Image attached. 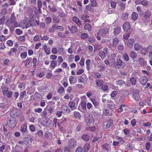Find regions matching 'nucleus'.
<instances>
[{
  "mask_svg": "<svg viewBox=\"0 0 152 152\" xmlns=\"http://www.w3.org/2000/svg\"><path fill=\"white\" fill-rule=\"evenodd\" d=\"M11 31H13L14 28L18 27V24L17 22L16 18L14 13H12L9 20V22L7 24Z\"/></svg>",
  "mask_w": 152,
  "mask_h": 152,
  "instance_id": "f257e3e1",
  "label": "nucleus"
},
{
  "mask_svg": "<svg viewBox=\"0 0 152 152\" xmlns=\"http://www.w3.org/2000/svg\"><path fill=\"white\" fill-rule=\"evenodd\" d=\"M21 25L24 28H27L31 26H35L36 25L35 22L30 20L28 18H27L26 19L23 20L21 23Z\"/></svg>",
  "mask_w": 152,
  "mask_h": 152,
  "instance_id": "f03ea898",
  "label": "nucleus"
},
{
  "mask_svg": "<svg viewBox=\"0 0 152 152\" xmlns=\"http://www.w3.org/2000/svg\"><path fill=\"white\" fill-rule=\"evenodd\" d=\"M7 123L8 126L11 128L15 127L16 123L15 118L12 117L7 118Z\"/></svg>",
  "mask_w": 152,
  "mask_h": 152,
  "instance_id": "7ed1b4c3",
  "label": "nucleus"
},
{
  "mask_svg": "<svg viewBox=\"0 0 152 152\" xmlns=\"http://www.w3.org/2000/svg\"><path fill=\"white\" fill-rule=\"evenodd\" d=\"M125 63L121 59L117 60V61L115 63L114 66L116 69H122L125 66Z\"/></svg>",
  "mask_w": 152,
  "mask_h": 152,
  "instance_id": "20e7f679",
  "label": "nucleus"
},
{
  "mask_svg": "<svg viewBox=\"0 0 152 152\" xmlns=\"http://www.w3.org/2000/svg\"><path fill=\"white\" fill-rule=\"evenodd\" d=\"M2 93L5 96H7L8 98H11L12 97L13 92H9L8 88L6 87H4L2 88Z\"/></svg>",
  "mask_w": 152,
  "mask_h": 152,
  "instance_id": "39448f33",
  "label": "nucleus"
},
{
  "mask_svg": "<svg viewBox=\"0 0 152 152\" xmlns=\"http://www.w3.org/2000/svg\"><path fill=\"white\" fill-rule=\"evenodd\" d=\"M22 112L19 109H15L11 111L10 112V115L11 116L15 117L21 115Z\"/></svg>",
  "mask_w": 152,
  "mask_h": 152,
  "instance_id": "423d86ee",
  "label": "nucleus"
},
{
  "mask_svg": "<svg viewBox=\"0 0 152 152\" xmlns=\"http://www.w3.org/2000/svg\"><path fill=\"white\" fill-rule=\"evenodd\" d=\"M108 31L107 29H105L103 28L100 29L98 32V35L102 36L104 37L108 34Z\"/></svg>",
  "mask_w": 152,
  "mask_h": 152,
  "instance_id": "0eeeda50",
  "label": "nucleus"
},
{
  "mask_svg": "<svg viewBox=\"0 0 152 152\" xmlns=\"http://www.w3.org/2000/svg\"><path fill=\"white\" fill-rule=\"evenodd\" d=\"M86 121L88 126H90L91 124H93L94 123V121L92 115H91L86 118Z\"/></svg>",
  "mask_w": 152,
  "mask_h": 152,
  "instance_id": "6e6552de",
  "label": "nucleus"
},
{
  "mask_svg": "<svg viewBox=\"0 0 152 152\" xmlns=\"http://www.w3.org/2000/svg\"><path fill=\"white\" fill-rule=\"evenodd\" d=\"M76 140L73 139H70L68 142V146L70 149H73L76 146Z\"/></svg>",
  "mask_w": 152,
  "mask_h": 152,
  "instance_id": "1a4fd4ad",
  "label": "nucleus"
},
{
  "mask_svg": "<svg viewBox=\"0 0 152 152\" xmlns=\"http://www.w3.org/2000/svg\"><path fill=\"white\" fill-rule=\"evenodd\" d=\"M135 92L132 95V97L133 99L136 100H140V97L138 95L139 91L136 89L135 91Z\"/></svg>",
  "mask_w": 152,
  "mask_h": 152,
  "instance_id": "9d476101",
  "label": "nucleus"
},
{
  "mask_svg": "<svg viewBox=\"0 0 152 152\" xmlns=\"http://www.w3.org/2000/svg\"><path fill=\"white\" fill-rule=\"evenodd\" d=\"M123 28L124 31H127L131 28L130 23L128 22L125 23L123 25Z\"/></svg>",
  "mask_w": 152,
  "mask_h": 152,
  "instance_id": "9b49d317",
  "label": "nucleus"
},
{
  "mask_svg": "<svg viewBox=\"0 0 152 152\" xmlns=\"http://www.w3.org/2000/svg\"><path fill=\"white\" fill-rule=\"evenodd\" d=\"M148 80V78L144 76L141 77L139 79V81L140 83L142 85H145Z\"/></svg>",
  "mask_w": 152,
  "mask_h": 152,
  "instance_id": "f8f14e48",
  "label": "nucleus"
},
{
  "mask_svg": "<svg viewBox=\"0 0 152 152\" xmlns=\"http://www.w3.org/2000/svg\"><path fill=\"white\" fill-rule=\"evenodd\" d=\"M134 50L136 51H137L139 50L142 51L143 50L142 46L139 43H137L134 44Z\"/></svg>",
  "mask_w": 152,
  "mask_h": 152,
  "instance_id": "ddd939ff",
  "label": "nucleus"
},
{
  "mask_svg": "<svg viewBox=\"0 0 152 152\" xmlns=\"http://www.w3.org/2000/svg\"><path fill=\"white\" fill-rule=\"evenodd\" d=\"M72 20L78 26H80L81 25V21L77 17H72Z\"/></svg>",
  "mask_w": 152,
  "mask_h": 152,
  "instance_id": "4468645a",
  "label": "nucleus"
},
{
  "mask_svg": "<svg viewBox=\"0 0 152 152\" xmlns=\"http://www.w3.org/2000/svg\"><path fill=\"white\" fill-rule=\"evenodd\" d=\"M24 142L26 145H31L32 142V139L30 137H27L24 139Z\"/></svg>",
  "mask_w": 152,
  "mask_h": 152,
  "instance_id": "2eb2a0df",
  "label": "nucleus"
},
{
  "mask_svg": "<svg viewBox=\"0 0 152 152\" xmlns=\"http://www.w3.org/2000/svg\"><path fill=\"white\" fill-rule=\"evenodd\" d=\"M134 42V40L133 39L130 38L128 40L127 46V47L130 48H131L133 47V45Z\"/></svg>",
  "mask_w": 152,
  "mask_h": 152,
  "instance_id": "dca6fc26",
  "label": "nucleus"
},
{
  "mask_svg": "<svg viewBox=\"0 0 152 152\" xmlns=\"http://www.w3.org/2000/svg\"><path fill=\"white\" fill-rule=\"evenodd\" d=\"M113 124L112 121L111 120H108L106 121L103 123L104 126H105L107 128H108L110 126Z\"/></svg>",
  "mask_w": 152,
  "mask_h": 152,
  "instance_id": "f3484780",
  "label": "nucleus"
},
{
  "mask_svg": "<svg viewBox=\"0 0 152 152\" xmlns=\"http://www.w3.org/2000/svg\"><path fill=\"white\" fill-rule=\"evenodd\" d=\"M21 131L23 135L26 134V132L27 131V125L25 124L22 125L21 127Z\"/></svg>",
  "mask_w": 152,
  "mask_h": 152,
  "instance_id": "a211bd4d",
  "label": "nucleus"
},
{
  "mask_svg": "<svg viewBox=\"0 0 152 152\" xmlns=\"http://www.w3.org/2000/svg\"><path fill=\"white\" fill-rule=\"evenodd\" d=\"M81 18L85 22H90L88 18L89 16L86 14H82L80 15Z\"/></svg>",
  "mask_w": 152,
  "mask_h": 152,
  "instance_id": "6ab92c4d",
  "label": "nucleus"
},
{
  "mask_svg": "<svg viewBox=\"0 0 152 152\" xmlns=\"http://www.w3.org/2000/svg\"><path fill=\"white\" fill-rule=\"evenodd\" d=\"M151 16V12L149 10H148L145 12L143 14V16L144 18L148 19Z\"/></svg>",
  "mask_w": 152,
  "mask_h": 152,
  "instance_id": "aec40b11",
  "label": "nucleus"
},
{
  "mask_svg": "<svg viewBox=\"0 0 152 152\" xmlns=\"http://www.w3.org/2000/svg\"><path fill=\"white\" fill-rule=\"evenodd\" d=\"M121 32V28L119 27H116L114 28L113 31L114 34L115 36L118 35Z\"/></svg>",
  "mask_w": 152,
  "mask_h": 152,
  "instance_id": "412c9836",
  "label": "nucleus"
},
{
  "mask_svg": "<svg viewBox=\"0 0 152 152\" xmlns=\"http://www.w3.org/2000/svg\"><path fill=\"white\" fill-rule=\"evenodd\" d=\"M37 4L38 9H39V13H41L42 10L41 9V8L42 7V5L41 0H37Z\"/></svg>",
  "mask_w": 152,
  "mask_h": 152,
  "instance_id": "4be33fe9",
  "label": "nucleus"
},
{
  "mask_svg": "<svg viewBox=\"0 0 152 152\" xmlns=\"http://www.w3.org/2000/svg\"><path fill=\"white\" fill-rule=\"evenodd\" d=\"M119 43V41L117 38H114L113 40V46L114 47L116 48Z\"/></svg>",
  "mask_w": 152,
  "mask_h": 152,
  "instance_id": "5701e85b",
  "label": "nucleus"
},
{
  "mask_svg": "<svg viewBox=\"0 0 152 152\" xmlns=\"http://www.w3.org/2000/svg\"><path fill=\"white\" fill-rule=\"evenodd\" d=\"M138 62L142 66H144L146 64V61L142 58H140L138 60Z\"/></svg>",
  "mask_w": 152,
  "mask_h": 152,
  "instance_id": "b1692460",
  "label": "nucleus"
},
{
  "mask_svg": "<svg viewBox=\"0 0 152 152\" xmlns=\"http://www.w3.org/2000/svg\"><path fill=\"white\" fill-rule=\"evenodd\" d=\"M33 9V11H34L36 16L37 18H38L39 16V14L40 13L39 12V9H38L37 7L35 6H34Z\"/></svg>",
  "mask_w": 152,
  "mask_h": 152,
  "instance_id": "393cba45",
  "label": "nucleus"
},
{
  "mask_svg": "<svg viewBox=\"0 0 152 152\" xmlns=\"http://www.w3.org/2000/svg\"><path fill=\"white\" fill-rule=\"evenodd\" d=\"M69 106L71 108L72 110L76 109V107L75 106V103L73 102H70L68 104Z\"/></svg>",
  "mask_w": 152,
  "mask_h": 152,
  "instance_id": "a878e982",
  "label": "nucleus"
},
{
  "mask_svg": "<svg viewBox=\"0 0 152 152\" xmlns=\"http://www.w3.org/2000/svg\"><path fill=\"white\" fill-rule=\"evenodd\" d=\"M107 55V54L103 51L100 50L99 52V55L102 59H104L106 57Z\"/></svg>",
  "mask_w": 152,
  "mask_h": 152,
  "instance_id": "bb28decb",
  "label": "nucleus"
},
{
  "mask_svg": "<svg viewBox=\"0 0 152 152\" xmlns=\"http://www.w3.org/2000/svg\"><path fill=\"white\" fill-rule=\"evenodd\" d=\"M82 139L86 141H88L89 140V136L87 134H84L81 137Z\"/></svg>",
  "mask_w": 152,
  "mask_h": 152,
  "instance_id": "cd10ccee",
  "label": "nucleus"
},
{
  "mask_svg": "<svg viewBox=\"0 0 152 152\" xmlns=\"http://www.w3.org/2000/svg\"><path fill=\"white\" fill-rule=\"evenodd\" d=\"M84 28L85 30H87L88 31H90L91 30V26L88 23L85 24L84 26Z\"/></svg>",
  "mask_w": 152,
  "mask_h": 152,
  "instance_id": "c85d7f7f",
  "label": "nucleus"
},
{
  "mask_svg": "<svg viewBox=\"0 0 152 152\" xmlns=\"http://www.w3.org/2000/svg\"><path fill=\"white\" fill-rule=\"evenodd\" d=\"M56 25L54 24L53 25L52 27L49 28L48 31L50 33L53 32L56 30Z\"/></svg>",
  "mask_w": 152,
  "mask_h": 152,
  "instance_id": "c756f323",
  "label": "nucleus"
},
{
  "mask_svg": "<svg viewBox=\"0 0 152 152\" xmlns=\"http://www.w3.org/2000/svg\"><path fill=\"white\" fill-rule=\"evenodd\" d=\"M138 15L135 12H133L132 15V18L134 20H135L138 18Z\"/></svg>",
  "mask_w": 152,
  "mask_h": 152,
  "instance_id": "7c9ffc66",
  "label": "nucleus"
},
{
  "mask_svg": "<svg viewBox=\"0 0 152 152\" xmlns=\"http://www.w3.org/2000/svg\"><path fill=\"white\" fill-rule=\"evenodd\" d=\"M130 56L131 58L134 59L137 58V54L135 51H132L130 53Z\"/></svg>",
  "mask_w": 152,
  "mask_h": 152,
  "instance_id": "2f4dec72",
  "label": "nucleus"
},
{
  "mask_svg": "<svg viewBox=\"0 0 152 152\" xmlns=\"http://www.w3.org/2000/svg\"><path fill=\"white\" fill-rule=\"evenodd\" d=\"M89 147L90 145L88 143H87L85 144L83 148L84 152H87L89 148Z\"/></svg>",
  "mask_w": 152,
  "mask_h": 152,
  "instance_id": "473e14b6",
  "label": "nucleus"
},
{
  "mask_svg": "<svg viewBox=\"0 0 152 152\" xmlns=\"http://www.w3.org/2000/svg\"><path fill=\"white\" fill-rule=\"evenodd\" d=\"M77 28L75 26H73L71 27L70 31L71 33H75L77 31Z\"/></svg>",
  "mask_w": 152,
  "mask_h": 152,
  "instance_id": "72a5a7b5",
  "label": "nucleus"
},
{
  "mask_svg": "<svg viewBox=\"0 0 152 152\" xmlns=\"http://www.w3.org/2000/svg\"><path fill=\"white\" fill-rule=\"evenodd\" d=\"M74 114L75 118L79 119L81 117V115L80 113L78 112H74Z\"/></svg>",
  "mask_w": 152,
  "mask_h": 152,
  "instance_id": "f704fd0d",
  "label": "nucleus"
},
{
  "mask_svg": "<svg viewBox=\"0 0 152 152\" xmlns=\"http://www.w3.org/2000/svg\"><path fill=\"white\" fill-rule=\"evenodd\" d=\"M102 147L103 148L105 149L107 151H108L110 149V145L106 143L103 145Z\"/></svg>",
  "mask_w": 152,
  "mask_h": 152,
  "instance_id": "c9c22d12",
  "label": "nucleus"
},
{
  "mask_svg": "<svg viewBox=\"0 0 152 152\" xmlns=\"http://www.w3.org/2000/svg\"><path fill=\"white\" fill-rule=\"evenodd\" d=\"M125 82L124 81L122 80H120L117 81L116 82V84L117 85L121 86L124 85Z\"/></svg>",
  "mask_w": 152,
  "mask_h": 152,
  "instance_id": "e433bc0d",
  "label": "nucleus"
},
{
  "mask_svg": "<svg viewBox=\"0 0 152 152\" xmlns=\"http://www.w3.org/2000/svg\"><path fill=\"white\" fill-rule=\"evenodd\" d=\"M128 13L126 12L122 14L121 16L122 18L125 20H127L128 18Z\"/></svg>",
  "mask_w": 152,
  "mask_h": 152,
  "instance_id": "4c0bfd02",
  "label": "nucleus"
},
{
  "mask_svg": "<svg viewBox=\"0 0 152 152\" xmlns=\"http://www.w3.org/2000/svg\"><path fill=\"white\" fill-rule=\"evenodd\" d=\"M141 4L145 7L147 6L149 2L147 0H142L141 2Z\"/></svg>",
  "mask_w": 152,
  "mask_h": 152,
  "instance_id": "58836bf2",
  "label": "nucleus"
},
{
  "mask_svg": "<svg viewBox=\"0 0 152 152\" xmlns=\"http://www.w3.org/2000/svg\"><path fill=\"white\" fill-rule=\"evenodd\" d=\"M30 18L29 19L34 22H35V20L36 19V17L33 14V13H31L29 15Z\"/></svg>",
  "mask_w": 152,
  "mask_h": 152,
  "instance_id": "ea45409f",
  "label": "nucleus"
},
{
  "mask_svg": "<svg viewBox=\"0 0 152 152\" xmlns=\"http://www.w3.org/2000/svg\"><path fill=\"white\" fill-rule=\"evenodd\" d=\"M57 64L56 61H52L51 62L50 66L54 69Z\"/></svg>",
  "mask_w": 152,
  "mask_h": 152,
  "instance_id": "a19ab883",
  "label": "nucleus"
},
{
  "mask_svg": "<svg viewBox=\"0 0 152 152\" xmlns=\"http://www.w3.org/2000/svg\"><path fill=\"white\" fill-rule=\"evenodd\" d=\"M115 138L116 139L119 140V143L121 142V144H123L124 143L125 141L122 138L119 137L118 136H117Z\"/></svg>",
  "mask_w": 152,
  "mask_h": 152,
  "instance_id": "79ce46f5",
  "label": "nucleus"
},
{
  "mask_svg": "<svg viewBox=\"0 0 152 152\" xmlns=\"http://www.w3.org/2000/svg\"><path fill=\"white\" fill-rule=\"evenodd\" d=\"M130 81L131 83L133 85H135L136 84V79L134 77H131L130 79Z\"/></svg>",
  "mask_w": 152,
  "mask_h": 152,
  "instance_id": "37998d69",
  "label": "nucleus"
},
{
  "mask_svg": "<svg viewBox=\"0 0 152 152\" xmlns=\"http://www.w3.org/2000/svg\"><path fill=\"white\" fill-rule=\"evenodd\" d=\"M130 34L128 32L125 33L123 35V38L124 39L127 40L129 37Z\"/></svg>",
  "mask_w": 152,
  "mask_h": 152,
  "instance_id": "c03bdc74",
  "label": "nucleus"
},
{
  "mask_svg": "<svg viewBox=\"0 0 152 152\" xmlns=\"http://www.w3.org/2000/svg\"><path fill=\"white\" fill-rule=\"evenodd\" d=\"M81 106L82 109L83 110H86V102L84 101L82 102L81 103Z\"/></svg>",
  "mask_w": 152,
  "mask_h": 152,
  "instance_id": "a18cd8bd",
  "label": "nucleus"
},
{
  "mask_svg": "<svg viewBox=\"0 0 152 152\" xmlns=\"http://www.w3.org/2000/svg\"><path fill=\"white\" fill-rule=\"evenodd\" d=\"M52 21V19L50 17L46 18L45 19V21L46 24L50 23Z\"/></svg>",
  "mask_w": 152,
  "mask_h": 152,
  "instance_id": "49530a36",
  "label": "nucleus"
},
{
  "mask_svg": "<svg viewBox=\"0 0 152 152\" xmlns=\"http://www.w3.org/2000/svg\"><path fill=\"white\" fill-rule=\"evenodd\" d=\"M96 85L98 86H102L103 83V81L102 80H98L96 82Z\"/></svg>",
  "mask_w": 152,
  "mask_h": 152,
  "instance_id": "de8ad7c7",
  "label": "nucleus"
},
{
  "mask_svg": "<svg viewBox=\"0 0 152 152\" xmlns=\"http://www.w3.org/2000/svg\"><path fill=\"white\" fill-rule=\"evenodd\" d=\"M60 20L59 18L57 16L54 17L53 18V22L55 23H58L59 22Z\"/></svg>",
  "mask_w": 152,
  "mask_h": 152,
  "instance_id": "09e8293b",
  "label": "nucleus"
},
{
  "mask_svg": "<svg viewBox=\"0 0 152 152\" xmlns=\"http://www.w3.org/2000/svg\"><path fill=\"white\" fill-rule=\"evenodd\" d=\"M63 109L64 110H65L68 113H70L71 112V110L69 107L67 106L63 105L62 107Z\"/></svg>",
  "mask_w": 152,
  "mask_h": 152,
  "instance_id": "8fccbe9b",
  "label": "nucleus"
},
{
  "mask_svg": "<svg viewBox=\"0 0 152 152\" xmlns=\"http://www.w3.org/2000/svg\"><path fill=\"white\" fill-rule=\"evenodd\" d=\"M40 37L41 38V40H47L49 39V36L48 35H45L43 37H42V36H40Z\"/></svg>",
  "mask_w": 152,
  "mask_h": 152,
  "instance_id": "3c124183",
  "label": "nucleus"
},
{
  "mask_svg": "<svg viewBox=\"0 0 152 152\" xmlns=\"http://www.w3.org/2000/svg\"><path fill=\"white\" fill-rule=\"evenodd\" d=\"M30 59H31V58H27L24 61L25 66H27L29 65Z\"/></svg>",
  "mask_w": 152,
  "mask_h": 152,
  "instance_id": "603ef678",
  "label": "nucleus"
},
{
  "mask_svg": "<svg viewBox=\"0 0 152 152\" xmlns=\"http://www.w3.org/2000/svg\"><path fill=\"white\" fill-rule=\"evenodd\" d=\"M26 37L24 36H21L18 37V39L20 41L23 42L26 40Z\"/></svg>",
  "mask_w": 152,
  "mask_h": 152,
  "instance_id": "864d4df0",
  "label": "nucleus"
},
{
  "mask_svg": "<svg viewBox=\"0 0 152 152\" xmlns=\"http://www.w3.org/2000/svg\"><path fill=\"white\" fill-rule=\"evenodd\" d=\"M26 92L25 91H23L20 94V99H22L25 95H26Z\"/></svg>",
  "mask_w": 152,
  "mask_h": 152,
  "instance_id": "5fc2aeb1",
  "label": "nucleus"
},
{
  "mask_svg": "<svg viewBox=\"0 0 152 152\" xmlns=\"http://www.w3.org/2000/svg\"><path fill=\"white\" fill-rule=\"evenodd\" d=\"M124 59L126 61H128L129 59V56L126 53H125L124 54L123 56Z\"/></svg>",
  "mask_w": 152,
  "mask_h": 152,
  "instance_id": "6e6d98bb",
  "label": "nucleus"
},
{
  "mask_svg": "<svg viewBox=\"0 0 152 152\" xmlns=\"http://www.w3.org/2000/svg\"><path fill=\"white\" fill-rule=\"evenodd\" d=\"M146 149L148 151L151 148V143L148 142L146 143L145 144Z\"/></svg>",
  "mask_w": 152,
  "mask_h": 152,
  "instance_id": "4d7b16f0",
  "label": "nucleus"
},
{
  "mask_svg": "<svg viewBox=\"0 0 152 152\" xmlns=\"http://www.w3.org/2000/svg\"><path fill=\"white\" fill-rule=\"evenodd\" d=\"M126 149L129 150H131L133 149L134 147L131 144H128L126 146Z\"/></svg>",
  "mask_w": 152,
  "mask_h": 152,
  "instance_id": "13d9d810",
  "label": "nucleus"
},
{
  "mask_svg": "<svg viewBox=\"0 0 152 152\" xmlns=\"http://www.w3.org/2000/svg\"><path fill=\"white\" fill-rule=\"evenodd\" d=\"M27 56V53L26 52L20 53V57L22 59H25L26 58Z\"/></svg>",
  "mask_w": 152,
  "mask_h": 152,
  "instance_id": "bf43d9fd",
  "label": "nucleus"
},
{
  "mask_svg": "<svg viewBox=\"0 0 152 152\" xmlns=\"http://www.w3.org/2000/svg\"><path fill=\"white\" fill-rule=\"evenodd\" d=\"M64 88L61 86L58 89V92L59 94L62 93L64 92Z\"/></svg>",
  "mask_w": 152,
  "mask_h": 152,
  "instance_id": "052dcab7",
  "label": "nucleus"
},
{
  "mask_svg": "<svg viewBox=\"0 0 152 152\" xmlns=\"http://www.w3.org/2000/svg\"><path fill=\"white\" fill-rule=\"evenodd\" d=\"M88 37V35L87 34L83 33L80 36V37L82 39H84Z\"/></svg>",
  "mask_w": 152,
  "mask_h": 152,
  "instance_id": "680f3d73",
  "label": "nucleus"
},
{
  "mask_svg": "<svg viewBox=\"0 0 152 152\" xmlns=\"http://www.w3.org/2000/svg\"><path fill=\"white\" fill-rule=\"evenodd\" d=\"M91 101L95 106H97L99 104V102L94 99H92Z\"/></svg>",
  "mask_w": 152,
  "mask_h": 152,
  "instance_id": "e2e57ef3",
  "label": "nucleus"
},
{
  "mask_svg": "<svg viewBox=\"0 0 152 152\" xmlns=\"http://www.w3.org/2000/svg\"><path fill=\"white\" fill-rule=\"evenodd\" d=\"M48 109V110L50 113H52L54 110V108H51L50 106H47L46 107Z\"/></svg>",
  "mask_w": 152,
  "mask_h": 152,
  "instance_id": "0e129e2a",
  "label": "nucleus"
},
{
  "mask_svg": "<svg viewBox=\"0 0 152 152\" xmlns=\"http://www.w3.org/2000/svg\"><path fill=\"white\" fill-rule=\"evenodd\" d=\"M97 5V3L95 0H91V5L92 7H96Z\"/></svg>",
  "mask_w": 152,
  "mask_h": 152,
  "instance_id": "69168bd1",
  "label": "nucleus"
},
{
  "mask_svg": "<svg viewBox=\"0 0 152 152\" xmlns=\"http://www.w3.org/2000/svg\"><path fill=\"white\" fill-rule=\"evenodd\" d=\"M16 51V49L15 48H13L8 53V54L10 56H11L12 53L13 52H15Z\"/></svg>",
  "mask_w": 152,
  "mask_h": 152,
  "instance_id": "338daca9",
  "label": "nucleus"
},
{
  "mask_svg": "<svg viewBox=\"0 0 152 152\" xmlns=\"http://www.w3.org/2000/svg\"><path fill=\"white\" fill-rule=\"evenodd\" d=\"M52 53L53 54H56L57 53L58 50L56 48H53L51 50Z\"/></svg>",
  "mask_w": 152,
  "mask_h": 152,
  "instance_id": "774afa93",
  "label": "nucleus"
}]
</instances>
